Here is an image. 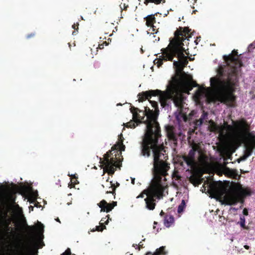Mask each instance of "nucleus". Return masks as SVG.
Segmentation results:
<instances>
[{
	"instance_id": "obj_56",
	"label": "nucleus",
	"mask_w": 255,
	"mask_h": 255,
	"mask_svg": "<svg viewBox=\"0 0 255 255\" xmlns=\"http://www.w3.org/2000/svg\"><path fill=\"white\" fill-rule=\"evenodd\" d=\"M101 222H104V220L103 218V219H102V220H101Z\"/></svg>"
},
{
	"instance_id": "obj_9",
	"label": "nucleus",
	"mask_w": 255,
	"mask_h": 255,
	"mask_svg": "<svg viewBox=\"0 0 255 255\" xmlns=\"http://www.w3.org/2000/svg\"><path fill=\"white\" fill-rule=\"evenodd\" d=\"M190 79L189 81L188 80H182L181 79L177 78V77H173L172 78V80L169 81V84L167 86L166 89L171 84V82L173 81L175 78H177L178 80V85H179V90L180 92L183 95L181 91V89L182 88L184 92L189 93L190 91H191L193 87H196L198 86V85L196 83L195 81H194L192 79V78L191 76Z\"/></svg>"
},
{
	"instance_id": "obj_14",
	"label": "nucleus",
	"mask_w": 255,
	"mask_h": 255,
	"mask_svg": "<svg viewBox=\"0 0 255 255\" xmlns=\"http://www.w3.org/2000/svg\"><path fill=\"white\" fill-rule=\"evenodd\" d=\"M240 200V198L238 195L233 194L226 195L224 197V203L228 205H233L237 204Z\"/></svg>"
},
{
	"instance_id": "obj_36",
	"label": "nucleus",
	"mask_w": 255,
	"mask_h": 255,
	"mask_svg": "<svg viewBox=\"0 0 255 255\" xmlns=\"http://www.w3.org/2000/svg\"><path fill=\"white\" fill-rule=\"evenodd\" d=\"M71 250L69 248H68L64 253H63L61 255H71Z\"/></svg>"
},
{
	"instance_id": "obj_52",
	"label": "nucleus",
	"mask_w": 255,
	"mask_h": 255,
	"mask_svg": "<svg viewBox=\"0 0 255 255\" xmlns=\"http://www.w3.org/2000/svg\"><path fill=\"white\" fill-rule=\"evenodd\" d=\"M164 214H165L164 212H163V211H161V212H160V215L161 216H163V215H164Z\"/></svg>"
},
{
	"instance_id": "obj_2",
	"label": "nucleus",
	"mask_w": 255,
	"mask_h": 255,
	"mask_svg": "<svg viewBox=\"0 0 255 255\" xmlns=\"http://www.w3.org/2000/svg\"><path fill=\"white\" fill-rule=\"evenodd\" d=\"M227 70L220 66L217 70L218 76L210 78L212 87L217 101L234 107L236 100L235 93L239 86L242 73L232 66H228Z\"/></svg>"
},
{
	"instance_id": "obj_25",
	"label": "nucleus",
	"mask_w": 255,
	"mask_h": 255,
	"mask_svg": "<svg viewBox=\"0 0 255 255\" xmlns=\"http://www.w3.org/2000/svg\"><path fill=\"white\" fill-rule=\"evenodd\" d=\"M104 224V223L100 222V225L97 226L96 227V230H93V231H97L98 232H102L104 229H106V227Z\"/></svg>"
},
{
	"instance_id": "obj_15",
	"label": "nucleus",
	"mask_w": 255,
	"mask_h": 255,
	"mask_svg": "<svg viewBox=\"0 0 255 255\" xmlns=\"http://www.w3.org/2000/svg\"><path fill=\"white\" fill-rule=\"evenodd\" d=\"M245 148L244 154L249 157L252 154L254 149H255V140L248 142L246 144Z\"/></svg>"
},
{
	"instance_id": "obj_18",
	"label": "nucleus",
	"mask_w": 255,
	"mask_h": 255,
	"mask_svg": "<svg viewBox=\"0 0 255 255\" xmlns=\"http://www.w3.org/2000/svg\"><path fill=\"white\" fill-rule=\"evenodd\" d=\"M165 249V247L162 246L156 249L153 254H152L151 252H147L145 255H165L166 254Z\"/></svg>"
},
{
	"instance_id": "obj_35",
	"label": "nucleus",
	"mask_w": 255,
	"mask_h": 255,
	"mask_svg": "<svg viewBox=\"0 0 255 255\" xmlns=\"http://www.w3.org/2000/svg\"><path fill=\"white\" fill-rule=\"evenodd\" d=\"M27 228L29 230V232L31 234H34L35 232V227L34 226H29L27 225Z\"/></svg>"
},
{
	"instance_id": "obj_34",
	"label": "nucleus",
	"mask_w": 255,
	"mask_h": 255,
	"mask_svg": "<svg viewBox=\"0 0 255 255\" xmlns=\"http://www.w3.org/2000/svg\"><path fill=\"white\" fill-rule=\"evenodd\" d=\"M255 48V41L250 44L248 48V52H251L253 51V50Z\"/></svg>"
},
{
	"instance_id": "obj_21",
	"label": "nucleus",
	"mask_w": 255,
	"mask_h": 255,
	"mask_svg": "<svg viewBox=\"0 0 255 255\" xmlns=\"http://www.w3.org/2000/svg\"><path fill=\"white\" fill-rule=\"evenodd\" d=\"M210 124V128L211 131H216L220 128L212 120L209 121Z\"/></svg>"
},
{
	"instance_id": "obj_59",
	"label": "nucleus",
	"mask_w": 255,
	"mask_h": 255,
	"mask_svg": "<svg viewBox=\"0 0 255 255\" xmlns=\"http://www.w3.org/2000/svg\"><path fill=\"white\" fill-rule=\"evenodd\" d=\"M68 44H69V46L70 47H71V44H70V43H69Z\"/></svg>"
},
{
	"instance_id": "obj_22",
	"label": "nucleus",
	"mask_w": 255,
	"mask_h": 255,
	"mask_svg": "<svg viewBox=\"0 0 255 255\" xmlns=\"http://www.w3.org/2000/svg\"><path fill=\"white\" fill-rule=\"evenodd\" d=\"M79 183L78 177L76 175H73L71 178V184L69 185L70 188L74 187L75 185Z\"/></svg>"
},
{
	"instance_id": "obj_49",
	"label": "nucleus",
	"mask_w": 255,
	"mask_h": 255,
	"mask_svg": "<svg viewBox=\"0 0 255 255\" xmlns=\"http://www.w3.org/2000/svg\"><path fill=\"white\" fill-rule=\"evenodd\" d=\"M104 43H103V44H99V48L100 49H103V48H104Z\"/></svg>"
},
{
	"instance_id": "obj_24",
	"label": "nucleus",
	"mask_w": 255,
	"mask_h": 255,
	"mask_svg": "<svg viewBox=\"0 0 255 255\" xmlns=\"http://www.w3.org/2000/svg\"><path fill=\"white\" fill-rule=\"evenodd\" d=\"M245 223H246V219H245V217L243 216H241L240 217V221L239 222V223L240 224L241 227L242 228H243L244 229L248 230L249 227L248 226H246Z\"/></svg>"
},
{
	"instance_id": "obj_20",
	"label": "nucleus",
	"mask_w": 255,
	"mask_h": 255,
	"mask_svg": "<svg viewBox=\"0 0 255 255\" xmlns=\"http://www.w3.org/2000/svg\"><path fill=\"white\" fill-rule=\"evenodd\" d=\"M111 183V187H109V188H111L112 189V191L109 190L106 191L107 194L109 193H112L113 195H115V190L116 189V188L117 187H119L120 186V184L118 182H116V185L114 183L112 182V181L110 182Z\"/></svg>"
},
{
	"instance_id": "obj_17",
	"label": "nucleus",
	"mask_w": 255,
	"mask_h": 255,
	"mask_svg": "<svg viewBox=\"0 0 255 255\" xmlns=\"http://www.w3.org/2000/svg\"><path fill=\"white\" fill-rule=\"evenodd\" d=\"M174 219L172 216L166 215L164 219V225L167 228L170 227L174 223Z\"/></svg>"
},
{
	"instance_id": "obj_19",
	"label": "nucleus",
	"mask_w": 255,
	"mask_h": 255,
	"mask_svg": "<svg viewBox=\"0 0 255 255\" xmlns=\"http://www.w3.org/2000/svg\"><path fill=\"white\" fill-rule=\"evenodd\" d=\"M221 154L223 157L224 158H227L228 159H232V152L228 150L227 149L224 148L222 149L221 151Z\"/></svg>"
},
{
	"instance_id": "obj_26",
	"label": "nucleus",
	"mask_w": 255,
	"mask_h": 255,
	"mask_svg": "<svg viewBox=\"0 0 255 255\" xmlns=\"http://www.w3.org/2000/svg\"><path fill=\"white\" fill-rule=\"evenodd\" d=\"M19 190L23 193H26L30 190L32 189V187L26 185H22L19 187Z\"/></svg>"
},
{
	"instance_id": "obj_57",
	"label": "nucleus",
	"mask_w": 255,
	"mask_h": 255,
	"mask_svg": "<svg viewBox=\"0 0 255 255\" xmlns=\"http://www.w3.org/2000/svg\"><path fill=\"white\" fill-rule=\"evenodd\" d=\"M157 224V223L156 222H154V225H156V224Z\"/></svg>"
},
{
	"instance_id": "obj_16",
	"label": "nucleus",
	"mask_w": 255,
	"mask_h": 255,
	"mask_svg": "<svg viewBox=\"0 0 255 255\" xmlns=\"http://www.w3.org/2000/svg\"><path fill=\"white\" fill-rule=\"evenodd\" d=\"M146 20V25L148 27L154 28L153 24L155 22V17L154 15L151 14L148 15L144 18ZM154 29V28H153ZM154 30V29H153Z\"/></svg>"
},
{
	"instance_id": "obj_50",
	"label": "nucleus",
	"mask_w": 255,
	"mask_h": 255,
	"mask_svg": "<svg viewBox=\"0 0 255 255\" xmlns=\"http://www.w3.org/2000/svg\"><path fill=\"white\" fill-rule=\"evenodd\" d=\"M244 248L246 249V250H249L250 247V246H249L248 245H245L244 246Z\"/></svg>"
},
{
	"instance_id": "obj_29",
	"label": "nucleus",
	"mask_w": 255,
	"mask_h": 255,
	"mask_svg": "<svg viewBox=\"0 0 255 255\" xmlns=\"http://www.w3.org/2000/svg\"><path fill=\"white\" fill-rule=\"evenodd\" d=\"M207 157L206 155L204 154H200L199 157V161L201 163H204L206 162L207 160Z\"/></svg>"
},
{
	"instance_id": "obj_51",
	"label": "nucleus",
	"mask_w": 255,
	"mask_h": 255,
	"mask_svg": "<svg viewBox=\"0 0 255 255\" xmlns=\"http://www.w3.org/2000/svg\"><path fill=\"white\" fill-rule=\"evenodd\" d=\"M40 225V228H41V229L43 230V228H44V226L43 225V224H42L41 223H39Z\"/></svg>"
},
{
	"instance_id": "obj_53",
	"label": "nucleus",
	"mask_w": 255,
	"mask_h": 255,
	"mask_svg": "<svg viewBox=\"0 0 255 255\" xmlns=\"http://www.w3.org/2000/svg\"><path fill=\"white\" fill-rule=\"evenodd\" d=\"M237 161H238V162L239 163H240L242 160H241V158H239V159H238Z\"/></svg>"
},
{
	"instance_id": "obj_27",
	"label": "nucleus",
	"mask_w": 255,
	"mask_h": 255,
	"mask_svg": "<svg viewBox=\"0 0 255 255\" xmlns=\"http://www.w3.org/2000/svg\"><path fill=\"white\" fill-rule=\"evenodd\" d=\"M185 206V202L184 200H183L181 203V204L178 206L177 211L179 213L183 212L184 208Z\"/></svg>"
},
{
	"instance_id": "obj_13",
	"label": "nucleus",
	"mask_w": 255,
	"mask_h": 255,
	"mask_svg": "<svg viewBox=\"0 0 255 255\" xmlns=\"http://www.w3.org/2000/svg\"><path fill=\"white\" fill-rule=\"evenodd\" d=\"M117 205V202L113 201L111 203H108L105 200H102L98 206L101 208V212H106L107 213L112 211V209Z\"/></svg>"
},
{
	"instance_id": "obj_38",
	"label": "nucleus",
	"mask_w": 255,
	"mask_h": 255,
	"mask_svg": "<svg viewBox=\"0 0 255 255\" xmlns=\"http://www.w3.org/2000/svg\"><path fill=\"white\" fill-rule=\"evenodd\" d=\"M203 122L202 121V120H197L196 121L195 125L197 126H200Z\"/></svg>"
},
{
	"instance_id": "obj_45",
	"label": "nucleus",
	"mask_w": 255,
	"mask_h": 255,
	"mask_svg": "<svg viewBox=\"0 0 255 255\" xmlns=\"http://www.w3.org/2000/svg\"><path fill=\"white\" fill-rule=\"evenodd\" d=\"M143 244H141V242H140L139 244L138 245V250H140L141 248H143ZM136 246H137V245H136Z\"/></svg>"
},
{
	"instance_id": "obj_43",
	"label": "nucleus",
	"mask_w": 255,
	"mask_h": 255,
	"mask_svg": "<svg viewBox=\"0 0 255 255\" xmlns=\"http://www.w3.org/2000/svg\"><path fill=\"white\" fill-rule=\"evenodd\" d=\"M146 194L144 193V190L137 197V198H143L144 197V195Z\"/></svg>"
},
{
	"instance_id": "obj_6",
	"label": "nucleus",
	"mask_w": 255,
	"mask_h": 255,
	"mask_svg": "<svg viewBox=\"0 0 255 255\" xmlns=\"http://www.w3.org/2000/svg\"><path fill=\"white\" fill-rule=\"evenodd\" d=\"M119 153L114 146L112 147V151L109 150L105 154L103 158H100V162L105 166L104 171L109 175H112L115 172L116 167L120 166V161L118 162L117 156L121 154V151L125 150L126 146L123 143V140L119 142Z\"/></svg>"
},
{
	"instance_id": "obj_46",
	"label": "nucleus",
	"mask_w": 255,
	"mask_h": 255,
	"mask_svg": "<svg viewBox=\"0 0 255 255\" xmlns=\"http://www.w3.org/2000/svg\"><path fill=\"white\" fill-rule=\"evenodd\" d=\"M106 217H108V219L107 220V221H105L104 223L106 225H107L109 223V219H110V220H111V219H110V215H108Z\"/></svg>"
},
{
	"instance_id": "obj_32",
	"label": "nucleus",
	"mask_w": 255,
	"mask_h": 255,
	"mask_svg": "<svg viewBox=\"0 0 255 255\" xmlns=\"http://www.w3.org/2000/svg\"><path fill=\"white\" fill-rule=\"evenodd\" d=\"M242 193L244 195H251L252 192L250 189L246 188L242 190Z\"/></svg>"
},
{
	"instance_id": "obj_47",
	"label": "nucleus",
	"mask_w": 255,
	"mask_h": 255,
	"mask_svg": "<svg viewBox=\"0 0 255 255\" xmlns=\"http://www.w3.org/2000/svg\"><path fill=\"white\" fill-rule=\"evenodd\" d=\"M200 40V37H197L196 38V39L195 40V43H196V45L198 44V42H199V41Z\"/></svg>"
},
{
	"instance_id": "obj_28",
	"label": "nucleus",
	"mask_w": 255,
	"mask_h": 255,
	"mask_svg": "<svg viewBox=\"0 0 255 255\" xmlns=\"http://www.w3.org/2000/svg\"><path fill=\"white\" fill-rule=\"evenodd\" d=\"M226 173L231 176H234L235 175L236 171L234 170L231 169L228 167H226L225 169Z\"/></svg>"
},
{
	"instance_id": "obj_55",
	"label": "nucleus",
	"mask_w": 255,
	"mask_h": 255,
	"mask_svg": "<svg viewBox=\"0 0 255 255\" xmlns=\"http://www.w3.org/2000/svg\"><path fill=\"white\" fill-rule=\"evenodd\" d=\"M29 208H30V209H31L32 210H33V207H32V206H30V207H29Z\"/></svg>"
},
{
	"instance_id": "obj_44",
	"label": "nucleus",
	"mask_w": 255,
	"mask_h": 255,
	"mask_svg": "<svg viewBox=\"0 0 255 255\" xmlns=\"http://www.w3.org/2000/svg\"><path fill=\"white\" fill-rule=\"evenodd\" d=\"M38 250H37V249L32 251V252L31 253V255H38Z\"/></svg>"
},
{
	"instance_id": "obj_58",
	"label": "nucleus",
	"mask_w": 255,
	"mask_h": 255,
	"mask_svg": "<svg viewBox=\"0 0 255 255\" xmlns=\"http://www.w3.org/2000/svg\"><path fill=\"white\" fill-rule=\"evenodd\" d=\"M203 187L204 188V190H206V187L204 186H203Z\"/></svg>"
},
{
	"instance_id": "obj_30",
	"label": "nucleus",
	"mask_w": 255,
	"mask_h": 255,
	"mask_svg": "<svg viewBox=\"0 0 255 255\" xmlns=\"http://www.w3.org/2000/svg\"><path fill=\"white\" fill-rule=\"evenodd\" d=\"M79 23L77 22L76 23H74L73 25H72V28L74 29V31L73 32L72 34L73 35H76L78 30V26H79Z\"/></svg>"
},
{
	"instance_id": "obj_5",
	"label": "nucleus",
	"mask_w": 255,
	"mask_h": 255,
	"mask_svg": "<svg viewBox=\"0 0 255 255\" xmlns=\"http://www.w3.org/2000/svg\"><path fill=\"white\" fill-rule=\"evenodd\" d=\"M153 157V173L154 175L153 180L150 186L146 190L144 193L147 197L144 199L146 207L150 210H153L155 207V199L159 200L164 196V192L167 188L162 182V176H165L167 171L169 169V164L166 162L168 156Z\"/></svg>"
},
{
	"instance_id": "obj_40",
	"label": "nucleus",
	"mask_w": 255,
	"mask_h": 255,
	"mask_svg": "<svg viewBox=\"0 0 255 255\" xmlns=\"http://www.w3.org/2000/svg\"><path fill=\"white\" fill-rule=\"evenodd\" d=\"M248 210L247 208H245L243 210V213L244 215L245 216H247L248 215Z\"/></svg>"
},
{
	"instance_id": "obj_60",
	"label": "nucleus",
	"mask_w": 255,
	"mask_h": 255,
	"mask_svg": "<svg viewBox=\"0 0 255 255\" xmlns=\"http://www.w3.org/2000/svg\"><path fill=\"white\" fill-rule=\"evenodd\" d=\"M105 43H106V45H108V44H107V42H106V41H105Z\"/></svg>"
},
{
	"instance_id": "obj_41",
	"label": "nucleus",
	"mask_w": 255,
	"mask_h": 255,
	"mask_svg": "<svg viewBox=\"0 0 255 255\" xmlns=\"http://www.w3.org/2000/svg\"><path fill=\"white\" fill-rule=\"evenodd\" d=\"M35 35V33H30L29 34H28L27 36H26V38H30L33 36H34Z\"/></svg>"
},
{
	"instance_id": "obj_10",
	"label": "nucleus",
	"mask_w": 255,
	"mask_h": 255,
	"mask_svg": "<svg viewBox=\"0 0 255 255\" xmlns=\"http://www.w3.org/2000/svg\"><path fill=\"white\" fill-rule=\"evenodd\" d=\"M224 191L221 182H214L209 185L207 192L211 198H217L221 197L224 194Z\"/></svg>"
},
{
	"instance_id": "obj_3",
	"label": "nucleus",
	"mask_w": 255,
	"mask_h": 255,
	"mask_svg": "<svg viewBox=\"0 0 255 255\" xmlns=\"http://www.w3.org/2000/svg\"><path fill=\"white\" fill-rule=\"evenodd\" d=\"M158 96L161 106L165 108L171 106L173 102L177 108L175 113L177 121L180 123L182 121L187 122L188 117L186 115L187 109L185 107V97L179 90L178 80L175 78L173 81L168 87L165 91L160 90H150L142 92L137 95L139 102H142L149 99L152 96Z\"/></svg>"
},
{
	"instance_id": "obj_33",
	"label": "nucleus",
	"mask_w": 255,
	"mask_h": 255,
	"mask_svg": "<svg viewBox=\"0 0 255 255\" xmlns=\"http://www.w3.org/2000/svg\"><path fill=\"white\" fill-rule=\"evenodd\" d=\"M208 115V113L203 111V113L199 120H202V121L204 122V120H205L207 118Z\"/></svg>"
},
{
	"instance_id": "obj_39",
	"label": "nucleus",
	"mask_w": 255,
	"mask_h": 255,
	"mask_svg": "<svg viewBox=\"0 0 255 255\" xmlns=\"http://www.w3.org/2000/svg\"><path fill=\"white\" fill-rule=\"evenodd\" d=\"M224 162L223 163V166L224 167H225V169H226V167H227V164L228 163V162L227 161V158H224Z\"/></svg>"
},
{
	"instance_id": "obj_11",
	"label": "nucleus",
	"mask_w": 255,
	"mask_h": 255,
	"mask_svg": "<svg viewBox=\"0 0 255 255\" xmlns=\"http://www.w3.org/2000/svg\"><path fill=\"white\" fill-rule=\"evenodd\" d=\"M165 131L168 139L173 141L174 146L177 145L178 137L181 135V132H177V129L172 126L167 125L165 126Z\"/></svg>"
},
{
	"instance_id": "obj_4",
	"label": "nucleus",
	"mask_w": 255,
	"mask_h": 255,
	"mask_svg": "<svg viewBox=\"0 0 255 255\" xmlns=\"http://www.w3.org/2000/svg\"><path fill=\"white\" fill-rule=\"evenodd\" d=\"M191 29L188 27H179L174 32V38H173L166 48L161 49L163 59L159 60L157 62V66H159L162 64V60L173 61L174 57H177L179 61H174L173 66L175 70L180 76L181 74H185L183 71V69L188 63V58L184 54L185 51L183 47V41L185 40H189L191 37Z\"/></svg>"
},
{
	"instance_id": "obj_31",
	"label": "nucleus",
	"mask_w": 255,
	"mask_h": 255,
	"mask_svg": "<svg viewBox=\"0 0 255 255\" xmlns=\"http://www.w3.org/2000/svg\"><path fill=\"white\" fill-rule=\"evenodd\" d=\"M137 125V124L135 125V122L130 121L127 123L126 127L128 128H134Z\"/></svg>"
},
{
	"instance_id": "obj_23",
	"label": "nucleus",
	"mask_w": 255,
	"mask_h": 255,
	"mask_svg": "<svg viewBox=\"0 0 255 255\" xmlns=\"http://www.w3.org/2000/svg\"><path fill=\"white\" fill-rule=\"evenodd\" d=\"M144 3L145 5H147L149 3H154L155 4H159L161 2L164 3L165 2V0H144Z\"/></svg>"
},
{
	"instance_id": "obj_62",
	"label": "nucleus",
	"mask_w": 255,
	"mask_h": 255,
	"mask_svg": "<svg viewBox=\"0 0 255 255\" xmlns=\"http://www.w3.org/2000/svg\"><path fill=\"white\" fill-rule=\"evenodd\" d=\"M30 255H31V254Z\"/></svg>"
},
{
	"instance_id": "obj_37",
	"label": "nucleus",
	"mask_w": 255,
	"mask_h": 255,
	"mask_svg": "<svg viewBox=\"0 0 255 255\" xmlns=\"http://www.w3.org/2000/svg\"><path fill=\"white\" fill-rule=\"evenodd\" d=\"M150 102L151 103L153 108H154L155 109L157 108L158 104L156 102L150 101Z\"/></svg>"
},
{
	"instance_id": "obj_61",
	"label": "nucleus",
	"mask_w": 255,
	"mask_h": 255,
	"mask_svg": "<svg viewBox=\"0 0 255 255\" xmlns=\"http://www.w3.org/2000/svg\"><path fill=\"white\" fill-rule=\"evenodd\" d=\"M197 0H194V2H196Z\"/></svg>"
},
{
	"instance_id": "obj_48",
	"label": "nucleus",
	"mask_w": 255,
	"mask_h": 255,
	"mask_svg": "<svg viewBox=\"0 0 255 255\" xmlns=\"http://www.w3.org/2000/svg\"><path fill=\"white\" fill-rule=\"evenodd\" d=\"M119 138H120L119 140H120V142H121L122 140H123V141L124 140V137H123V136L122 134H121L120 135V137H119Z\"/></svg>"
},
{
	"instance_id": "obj_7",
	"label": "nucleus",
	"mask_w": 255,
	"mask_h": 255,
	"mask_svg": "<svg viewBox=\"0 0 255 255\" xmlns=\"http://www.w3.org/2000/svg\"><path fill=\"white\" fill-rule=\"evenodd\" d=\"M242 58V54L238 55L237 50L235 49L229 55L223 56V59L227 66H232L241 73V68L243 66Z\"/></svg>"
},
{
	"instance_id": "obj_1",
	"label": "nucleus",
	"mask_w": 255,
	"mask_h": 255,
	"mask_svg": "<svg viewBox=\"0 0 255 255\" xmlns=\"http://www.w3.org/2000/svg\"><path fill=\"white\" fill-rule=\"evenodd\" d=\"M143 116L141 117L138 112L142 111L137 108L131 106L130 112L132 114L133 118L140 123L146 116L147 119L143 122L146 124V130L142 139L141 145V154L146 157H149L152 150L153 156H168L165 147L162 144H158V139L161 137V130L158 123L155 121L152 110L147 107H144Z\"/></svg>"
},
{
	"instance_id": "obj_12",
	"label": "nucleus",
	"mask_w": 255,
	"mask_h": 255,
	"mask_svg": "<svg viewBox=\"0 0 255 255\" xmlns=\"http://www.w3.org/2000/svg\"><path fill=\"white\" fill-rule=\"evenodd\" d=\"M196 149L195 147H192L189 151L187 155H185L183 157V160L186 164L192 167L195 164V156L196 154Z\"/></svg>"
},
{
	"instance_id": "obj_54",
	"label": "nucleus",
	"mask_w": 255,
	"mask_h": 255,
	"mask_svg": "<svg viewBox=\"0 0 255 255\" xmlns=\"http://www.w3.org/2000/svg\"><path fill=\"white\" fill-rule=\"evenodd\" d=\"M56 221H57V222H59V223H60V220L59 219V218H57V219H56Z\"/></svg>"
},
{
	"instance_id": "obj_8",
	"label": "nucleus",
	"mask_w": 255,
	"mask_h": 255,
	"mask_svg": "<svg viewBox=\"0 0 255 255\" xmlns=\"http://www.w3.org/2000/svg\"><path fill=\"white\" fill-rule=\"evenodd\" d=\"M238 124L235 127L226 124V128L228 130L234 131L235 129H238V132L237 134V139L240 141L243 139L245 138L246 134L249 133L250 130V127L247 122L245 120H242L237 122Z\"/></svg>"
},
{
	"instance_id": "obj_42",
	"label": "nucleus",
	"mask_w": 255,
	"mask_h": 255,
	"mask_svg": "<svg viewBox=\"0 0 255 255\" xmlns=\"http://www.w3.org/2000/svg\"><path fill=\"white\" fill-rule=\"evenodd\" d=\"M248 157V156H247L245 154H244L243 156L240 157V158L242 161H244Z\"/></svg>"
}]
</instances>
